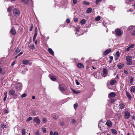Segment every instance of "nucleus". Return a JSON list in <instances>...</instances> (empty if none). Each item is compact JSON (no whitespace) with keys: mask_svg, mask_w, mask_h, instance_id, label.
Segmentation results:
<instances>
[{"mask_svg":"<svg viewBox=\"0 0 135 135\" xmlns=\"http://www.w3.org/2000/svg\"><path fill=\"white\" fill-rule=\"evenodd\" d=\"M33 25L32 24L31 25V28L30 29V31H31L32 30V29H33Z\"/></svg>","mask_w":135,"mask_h":135,"instance_id":"nucleus-51","label":"nucleus"},{"mask_svg":"<svg viewBox=\"0 0 135 135\" xmlns=\"http://www.w3.org/2000/svg\"><path fill=\"white\" fill-rule=\"evenodd\" d=\"M37 34V27L35 28V33L33 37V38L36 39Z\"/></svg>","mask_w":135,"mask_h":135,"instance_id":"nucleus-14","label":"nucleus"},{"mask_svg":"<svg viewBox=\"0 0 135 135\" xmlns=\"http://www.w3.org/2000/svg\"><path fill=\"white\" fill-rule=\"evenodd\" d=\"M32 114L33 115H36L35 111H33L32 112Z\"/></svg>","mask_w":135,"mask_h":135,"instance_id":"nucleus-54","label":"nucleus"},{"mask_svg":"<svg viewBox=\"0 0 135 135\" xmlns=\"http://www.w3.org/2000/svg\"><path fill=\"white\" fill-rule=\"evenodd\" d=\"M74 21L75 22H77L78 21V19L77 18H74Z\"/></svg>","mask_w":135,"mask_h":135,"instance_id":"nucleus-49","label":"nucleus"},{"mask_svg":"<svg viewBox=\"0 0 135 135\" xmlns=\"http://www.w3.org/2000/svg\"><path fill=\"white\" fill-rule=\"evenodd\" d=\"M124 107V104L123 103H121L119 105V108L121 109H123Z\"/></svg>","mask_w":135,"mask_h":135,"instance_id":"nucleus-23","label":"nucleus"},{"mask_svg":"<svg viewBox=\"0 0 135 135\" xmlns=\"http://www.w3.org/2000/svg\"><path fill=\"white\" fill-rule=\"evenodd\" d=\"M73 2L74 4H76L77 2V0H73Z\"/></svg>","mask_w":135,"mask_h":135,"instance_id":"nucleus-47","label":"nucleus"},{"mask_svg":"<svg viewBox=\"0 0 135 135\" xmlns=\"http://www.w3.org/2000/svg\"><path fill=\"white\" fill-rule=\"evenodd\" d=\"M4 95L5 97H7V93L6 91H5L4 93Z\"/></svg>","mask_w":135,"mask_h":135,"instance_id":"nucleus-50","label":"nucleus"},{"mask_svg":"<svg viewBox=\"0 0 135 135\" xmlns=\"http://www.w3.org/2000/svg\"><path fill=\"white\" fill-rule=\"evenodd\" d=\"M39 132H40V131L39 130L36 131L35 133V135H40V133Z\"/></svg>","mask_w":135,"mask_h":135,"instance_id":"nucleus-42","label":"nucleus"},{"mask_svg":"<svg viewBox=\"0 0 135 135\" xmlns=\"http://www.w3.org/2000/svg\"><path fill=\"white\" fill-rule=\"evenodd\" d=\"M130 91L132 94L135 93V86H132L131 87Z\"/></svg>","mask_w":135,"mask_h":135,"instance_id":"nucleus-11","label":"nucleus"},{"mask_svg":"<svg viewBox=\"0 0 135 135\" xmlns=\"http://www.w3.org/2000/svg\"><path fill=\"white\" fill-rule=\"evenodd\" d=\"M7 98V97H4V99H3V100L4 101H6Z\"/></svg>","mask_w":135,"mask_h":135,"instance_id":"nucleus-63","label":"nucleus"},{"mask_svg":"<svg viewBox=\"0 0 135 135\" xmlns=\"http://www.w3.org/2000/svg\"><path fill=\"white\" fill-rule=\"evenodd\" d=\"M21 1L23 2L25 4H28L29 2V4L30 6H32L33 5V3L32 0H21Z\"/></svg>","mask_w":135,"mask_h":135,"instance_id":"nucleus-6","label":"nucleus"},{"mask_svg":"<svg viewBox=\"0 0 135 135\" xmlns=\"http://www.w3.org/2000/svg\"><path fill=\"white\" fill-rule=\"evenodd\" d=\"M1 128H3L4 129H6L5 128H8V126L6 125H4V124H2L1 125Z\"/></svg>","mask_w":135,"mask_h":135,"instance_id":"nucleus-28","label":"nucleus"},{"mask_svg":"<svg viewBox=\"0 0 135 135\" xmlns=\"http://www.w3.org/2000/svg\"><path fill=\"white\" fill-rule=\"evenodd\" d=\"M47 119L46 118H44L42 119V121L43 123H47Z\"/></svg>","mask_w":135,"mask_h":135,"instance_id":"nucleus-33","label":"nucleus"},{"mask_svg":"<svg viewBox=\"0 0 135 135\" xmlns=\"http://www.w3.org/2000/svg\"><path fill=\"white\" fill-rule=\"evenodd\" d=\"M15 64V61H14L13 62L12 64H11V65L13 66V65H14Z\"/></svg>","mask_w":135,"mask_h":135,"instance_id":"nucleus-57","label":"nucleus"},{"mask_svg":"<svg viewBox=\"0 0 135 135\" xmlns=\"http://www.w3.org/2000/svg\"><path fill=\"white\" fill-rule=\"evenodd\" d=\"M118 68L119 69H120L123 66V65L122 64H119L117 65Z\"/></svg>","mask_w":135,"mask_h":135,"instance_id":"nucleus-29","label":"nucleus"},{"mask_svg":"<svg viewBox=\"0 0 135 135\" xmlns=\"http://www.w3.org/2000/svg\"><path fill=\"white\" fill-rule=\"evenodd\" d=\"M23 54V52H21L20 53L18 54L17 55V56H19Z\"/></svg>","mask_w":135,"mask_h":135,"instance_id":"nucleus-55","label":"nucleus"},{"mask_svg":"<svg viewBox=\"0 0 135 135\" xmlns=\"http://www.w3.org/2000/svg\"><path fill=\"white\" fill-rule=\"evenodd\" d=\"M116 55L117 56H119L120 55L119 53V52L117 51L116 53Z\"/></svg>","mask_w":135,"mask_h":135,"instance_id":"nucleus-52","label":"nucleus"},{"mask_svg":"<svg viewBox=\"0 0 135 135\" xmlns=\"http://www.w3.org/2000/svg\"><path fill=\"white\" fill-rule=\"evenodd\" d=\"M86 22V20L85 19L82 20L80 22V23L82 25H84Z\"/></svg>","mask_w":135,"mask_h":135,"instance_id":"nucleus-31","label":"nucleus"},{"mask_svg":"<svg viewBox=\"0 0 135 135\" xmlns=\"http://www.w3.org/2000/svg\"><path fill=\"white\" fill-rule=\"evenodd\" d=\"M115 34L116 36H121L122 34L123 31L122 30L117 29L115 30Z\"/></svg>","mask_w":135,"mask_h":135,"instance_id":"nucleus-3","label":"nucleus"},{"mask_svg":"<svg viewBox=\"0 0 135 135\" xmlns=\"http://www.w3.org/2000/svg\"><path fill=\"white\" fill-rule=\"evenodd\" d=\"M110 59L111 60H112L113 59V57L112 56H110L109 57Z\"/></svg>","mask_w":135,"mask_h":135,"instance_id":"nucleus-62","label":"nucleus"},{"mask_svg":"<svg viewBox=\"0 0 135 135\" xmlns=\"http://www.w3.org/2000/svg\"><path fill=\"white\" fill-rule=\"evenodd\" d=\"M130 47H128V48H127V49H126V50L127 51H129L130 49Z\"/></svg>","mask_w":135,"mask_h":135,"instance_id":"nucleus-64","label":"nucleus"},{"mask_svg":"<svg viewBox=\"0 0 135 135\" xmlns=\"http://www.w3.org/2000/svg\"><path fill=\"white\" fill-rule=\"evenodd\" d=\"M111 50L110 49H108L106 50L105 51L104 54L105 55L108 54L111 51Z\"/></svg>","mask_w":135,"mask_h":135,"instance_id":"nucleus-21","label":"nucleus"},{"mask_svg":"<svg viewBox=\"0 0 135 135\" xmlns=\"http://www.w3.org/2000/svg\"><path fill=\"white\" fill-rule=\"evenodd\" d=\"M116 83V81L114 79L111 80L110 82V84L111 85H113L115 83Z\"/></svg>","mask_w":135,"mask_h":135,"instance_id":"nucleus-27","label":"nucleus"},{"mask_svg":"<svg viewBox=\"0 0 135 135\" xmlns=\"http://www.w3.org/2000/svg\"><path fill=\"white\" fill-rule=\"evenodd\" d=\"M15 91L13 89H11L9 91V94L12 95H14L15 94Z\"/></svg>","mask_w":135,"mask_h":135,"instance_id":"nucleus-17","label":"nucleus"},{"mask_svg":"<svg viewBox=\"0 0 135 135\" xmlns=\"http://www.w3.org/2000/svg\"><path fill=\"white\" fill-rule=\"evenodd\" d=\"M27 95V94L26 93H24L21 95V97L23 98L24 97H26Z\"/></svg>","mask_w":135,"mask_h":135,"instance_id":"nucleus-43","label":"nucleus"},{"mask_svg":"<svg viewBox=\"0 0 135 135\" xmlns=\"http://www.w3.org/2000/svg\"><path fill=\"white\" fill-rule=\"evenodd\" d=\"M77 66L79 68H83L84 67V66L83 64L80 63H78V64Z\"/></svg>","mask_w":135,"mask_h":135,"instance_id":"nucleus-18","label":"nucleus"},{"mask_svg":"<svg viewBox=\"0 0 135 135\" xmlns=\"http://www.w3.org/2000/svg\"><path fill=\"white\" fill-rule=\"evenodd\" d=\"M15 88L18 90L20 91L22 88V85L21 83H17L15 85Z\"/></svg>","mask_w":135,"mask_h":135,"instance_id":"nucleus-4","label":"nucleus"},{"mask_svg":"<svg viewBox=\"0 0 135 135\" xmlns=\"http://www.w3.org/2000/svg\"><path fill=\"white\" fill-rule=\"evenodd\" d=\"M134 47V46L133 45H131L130 46H129V47L130 48H133Z\"/></svg>","mask_w":135,"mask_h":135,"instance_id":"nucleus-58","label":"nucleus"},{"mask_svg":"<svg viewBox=\"0 0 135 135\" xmlns=\"http://www.w3.org/2000/svg\"><path fill=\"white\" fill-rule=\"evenodd\" d=\"M135 30V26H131L128 28V30L131 33L132 32H133Z\"/></svg>","mask_w":135,"mask_h":135,"instance_id":"nucleus-8","label":"nucleus"},{"mask_svg":"<svg viewBox=\"0 0 135 135\" xmlns=\"http://www.w3.org/2000/svg\"><path fill=\"white\" fill-rule=\"evenodd\" d=\"M133 0H127L126 1V3L129 4H130Z\"/></svg>","mask_w":135,"mask_h":135,"instance_id":"nucleus-36","label":"nucleus"},{"mask_svg":"<svg viewBox=\"0 0 135 135\" xmlns=\"http://www.w3.org/2000/svg\"><path fill=\"white\" fill-rule=\"evenodd\" d=\"M30 49H35L34 45L33 44H32L30 47Z\"/></svg>","mask_w":135,"mask_h":135,"instance_id":"nucleus-41","label":"nucleus"},{"mask_svg":"<svg viewBox=\"0 0 135 135\" xmlns=\"http://www.w3.org/2000/svg\"><path fill=\"white\" fill-rule=\"evenodd\" d=\"M59 90L61 92L64 91L67 89L66 86L63 84H59Z\"/></svg>","mask_w":135,"mask_h":135,"instance_id":"nucleus-1","label":"nucleus"},{"mask_svg":"<svg viewBox=\"0 0 135 135\" xmlns=\"http://www.w3.org/2000/svg\"><path fill=\"white\" fill-rule=\"evenodd\" d=\"M33 121L37 123H39L40 120L38 117H35L33 119Z\"/></svg>","mask_w":135,"mask_h":135,"instance_id":"nucleus-12","label":"nucleus"},{"mask_svg":"<svg viewBox=\"0 0 135 135\" xmlns=\"http://www.w3.org/2000/svg\"><path fill=\"white\" fill-rule=\"evenodd\" d=\"M13 8V7L12 6H10L7 9V11L8 12H10L11 11V10Z\"/></svg>","mask_w":135,"mask_h":135,"instance_id":"nucleus-32","label":"nucleus"},{"mask_svg":"<svg viewBox=\"0 0 135 135\" xmlns=\"http://www.w3.org/2000/svg\"><path fill=\"white\" fill-rule=\"evenodd\" d=\"M124 73L126 74H128V72L125 70H124Z\"/></svg>","mask_w":135,"mask_h":135,"instance_id":"nucleus-61","label":"nucleus"},{"mask_svg":"<svg viewBox=\"0 0 135 135\" xmlns=\"http://www.w3.org/2000/svg\"><path fill=\"white\" fill-rule=\"evenodd\" d=\"M21 50L20 49H19L18 47L15 51L14 54H17V53H18Z\"/></svg>","mask_w":135,"mask_h":135,"instance_id":"nucleus-30","label":"nucleus"},{"mask_svg":"<svg viewBox=\"0 0 135 135\" xmlns=\"http://www.w3.org/2000/svg\"><path fill=\"white\" fill-rule=\"evenodd\" d=\"M75 81L76 83V84L77 85H79L80 84L79 82L78 81L77 79L75 80Z\"/></svg>","mask_w":135,"mask_h":135,"instance_id":"nucleus-46","label":"nucleus"},{"mask_svg":"<svg viewBox=\"0 0 135 135\" xmlns=\"http://www.w3.org/2000/svg\"><path fill=\"white\" fill-rule=\"evenodd\" d=\"M111 131L112 133L114 135H116L117 133V132L115 129H112Z\"/></svg>","mask_w":135,"mask_h":135,"instance_id":"nucleus-24","label":"nucleus"},{"mask_svg":"<svg viewBox=\"0 0 135 135\" xmlns=\"http://www.w3.org/2000/svg\"><path fill=\"white\" fill-rule=\"evenodd\" d=\"M115 96V94L113 92L110 93L108 97L109 98H114Z\"/></svg>","mask_w":135,"mask_h":135,"instance_id":"nucleus-16","label":"nucleus"},{"mask_svg":"<svg viewBox=\"0 0 135 135\" xmlns=\"http://www.w3.org/2000/svg\"><path fill=\"white\" fill-rule=\"evenodd\" d=\"M79 27H78V28H75V30H76V31L77 32V31H78L79 30Z\"/></svg>","mask_w":135,"mask_h":135,"instance_id":"nucleus-60","label":"nucleus"},{"mask_svg":"<svg viewBox=\"0 0 135 135\" xmlns=\"http://www.w3.org/2000/svg\"><path fill=\"white\" fill-rule=\"evenodd\" d=\"M133 81V78H132L130 79V82L131 83H132Z\"/></svg>","mask_w":135,"mask_h":135,"instance_id":"nucleus-48","label":"nucleus"},{"mask_svg":"<svg viewBox=\"0 0 135 135\" xmlns=\"http://www.w3.org/2000/svg\"><path fill=\"white\" fill-rule=\"evenodd\" d=\"M126 94L128 99L129 100H131L132 98V97L130 93L128 91H126Z\"/></svg>","mask_w":135,"mask_h":135,"instance_id":"nucleus-15","label":"nucleus"},{"mask_svg":"<svg viewBox=\"0 0 135 135\" xmlns=\"http://www.w3.org/2000/svg\"><path fill=\"white\" fill-rule=\"evenodd\" d=\"M108 75V70L104 69L103 70L102 75L104 77Z\"/></svg>","mask_w":135,"mask_h":135,"instance_id":"nucleus-10","label":"nucleus"},{"mask_svg":"<svg viewBox=\"0 0 135 135\" xmlns=\"http://www.w3.org/2000/svg\"><path fill=\"white\" fill-rule=\"evenodd\" d=\"M48 50L50 54L53 56H54V52L50 48H49Z\"/></svg>","mask_w":135,"mask_h":135,"instance_id":"nucleus-22","label":"nucleus"},{"mask_svg":"<svg viewBox=\"0 0 135 135\" xmlns=\"http://www.w3.org/2000/svg\"><path fill=\"white\" fill-rule=\"evenodd\" d=\"M83 3L85 5H88L90 4V3L89 2L87 1H84L83 2Z\"/></svg>","mask_w":135,"mask_h":135,"instance_id":"nucleus-35","label":"nucleus"},{"mask_svg":"<svg viewBox=\"0 0 135 135\" xmlns=\"http://www.w3.org/2000/svg\"><path fill=\"white\" fill-rule=\"evenodd\" d=\"M66 21L67 23H69L70 22V20L69 19H67L66 20Z\"/></svg>","mask_w":135,"mask_h":135,"instance_id":"nucleus-56","label":"nucleus"},{"mask_svg":"<svg viewBox=\"0 0 135 135\" xmlns=\"http://www.w3.org/2000/svg\"><path fill=\"white\" fill-rule=\"evenodd\" d=\"M71 122L72 123H74L76 121L74 119H71Z\"/></svg>","mask_w":135,"mask_h":135,"instance_id":"nucleus-53","label":"nucleus"},{"mask_svg":"<svg viewBox=\"0 0 135 135\" xmlns=\"http://www.w3.org/2000/svg\"><path fill=\"white\" fill-rule=\"evenodd\" d=\"M29 61L27 60H24L23 61V64L25 65H27L29 64Z\"/></svg>","mask_w":135,"mask_h":135,"instance_id":"nucleus-20","label":"nucleus"},{"mask_svg":"<svg viewBox=\"0 0 135 135\" xmlns=\"http://www.w3.org/2000/svg\"><path fill=\"white\" fill-rule=\"evenodd\" d=\"M124 114V117L126 119H128L131 116L130 113L128 111L125 112Z\"/></svg>","mask_w":135,"mask_h":135,"instance_id":"nucleus-7","label":"nucleus"},{"mask_svg":"<svg viewBox=\"0 0 135 135\" xmlns=\"http://www.w3.org/2000/svg\"><path fill=\"white\" fill-rule=\"evenodd\" d=\"M78 106V104L77 103H75L74 104V108L76 109Z\"/></svg>","mask_w":135,"mask_h":135,"instance_id":"nucleus-39","label":"nucleus"},{"mask_svg":"<svg viewBox=\"0 0 135 135\" xmlns=\"http://www.w3.org/2000/svg\"><path fill=\"white\" fill-rule=\"evenodd\" d=\"M10 33L13 35H15L16 33V31L14 29L12 28L10 31Z\"/></svg>","mask_w":135,"mask_h":135,"instance_id":"nucleus-25","label":"nucleus"},{"mask_svg":"<svg viewBox=\"0 0 135 135\" xmlns=\"http://www.w3.org/2000/svg\"><path fill=\"white\" fill-rule=\"evenodd\" d=\"M49 77L53 81H55L56 80L57 78L56 76L53 75H50Z\"/></svg>","mask_w":135,"mask_h":135,"instance_id":"nucleus-9","label":"nucleus"},{"mask_svg":"<svg viewBox=\"0 0 135 135\" xmlns=\"http://www.w3.org/2000/svg\"><path fill=\"white\" fill-rule=\"evenodd\" d=\"M102 1V0H97L96 1V3L97 4H98L100 2Z\"/></svg>","mask_w":135,"mask_h":135,"instance_id":"nucleus-44","label":"nucleus"},{"mask_svg":"<svg viewBox=\"0 0 135 135\" xmlns=\"http://www.w3.org/2000/svg\"><path fill=\"white\" fill-rule=\"evenodd\" d=\"M13 14L16 16H18L20 14V11L16 8L14 9L13 11Z\"/></svg>","mask_w":135,"mask_h":135,"instance_id":"nucleus-5","label":"nucleus"},{"mask_svg":"<svg viewBox=\"0 0 135 135\" xmlns=\"http://www.w3.org/2000/svg\"><path fill=\"white\" fill-rule=\"evenodd\" d=\"M132 57L128 55L126 57V60L127 61V64L128 65L132 64Z\"/></svg>","mask_w":135,"mask_h":135,"instance_id":"nucleus-2","label":"nucleus"},{"mask_svg":"<svg viewBox=\"0 0 135 135\" xmlns=\"http://www.w3.org/2000/svg\"><path fill=\"white\" fill-rule=\"evenodd\" d=\"M72 91L74 93L76 94H78L80 93L79 91H76L73 89L72 90Z\"/></svg>","mask_w":135,"mask_h":135,"instance_id":"nucleus-37","label":"nucleus"},{"mask_svg":"<svg viewBox=\"0 0 135 135\" xmlns=\"http://www.w3.org/2000/svg\"><path fill=\"white\" fill-rule=\"evenodd\" d=\"M106 124L107 126L108 127H110L112 126V123L110 121L108 120Z\"/></svg>","mask_w":135,"mask_h":135,"instance_id":"nucleus-13","label":"nucleus"},{"mask_svg":"<svg viewBox=\"0 0 135 135\" xmlns=\"http://www.w3.org/2000/svg\"><path fill=\"white\" fill-rule=\"evenodd\" d=\"M32 118L31 117H29L27 119V121H29L32 119Z\"/></svg>","mask_w":135,"mask_h":135,"instance_id":"nucleus-45","label":"nucleus"},{"mask_svg":"<svg viewBox=\"0 0 135 135\" xmlns=\"http://www.w3.org/2000/svg\"><path fill=\"white\" fill-rule=\"evenodd\" d=\"M22 134L23 135H25L26 134V130L25 129H23L22 131Z\"/></svg>","mask_w":135,"mask_h":135,"instance_id":"nucleus-34","label":"nucleus"},{"mask_svg":"<svg viewBox=\"0 0 135 135\" xmlns=\"http://www.w3.org/2000/svg\"><path fill=\"white\" fill-rule=\"evenodd\" d=\"M50 135H59V134L57 132H55L54 133L52 131H51L50 132Z\"/></svg>","mask_w":135,"mask_h":135,"instance_id":"nucleus-26","label":"nucleus"},{"mask_svg":"<svg viewBox=\"0 0 135 135\" xmlns=\"http://www.w3.org/2000/svg\"><path fill=\"white\" fill-rule=\"evenodd\" d=\"M92 12V9L91 8H87L86 12L87 13H91Z\"/></svg>","mask_w":135,"mask_h":135,"instance_id":"nucleus-19","label":"nucleus"},{"mask_svg":"<svg viewBox=\"0 0 135 135\" xmlns=\"http://www.w3.org/2000/svg\"><path fill=\"white\" fill-rule=\"evenodd\" d=\"M42 130L43 131L44 133H46V128H45L42 127Z\"/></svg>","mask_w":135,"mask_h":135,"instance_id":"nucleus-40","label":"nucleus"},{"mask_svg":"<svg viewBox=\"0 0 135 135\" xmlns=\"http://www.w3.org/2000/svg\"><path fill=\"white\" fill-rule=\"evenodd\" d=\"M100 16H98L95 18V20L97 21H99L100 19Z\"/></svg>","mask_w":135,"mask_h":135,"instance_id":"nucleus-38","label":"nucleus"},{"mask_svg":"<svg viewBox=\"0 0 135 135\" xmlns=\"http://www.w3.org/2000/svg\"><path fill=\"white\" fill-rule=\"evenodd\" d=\"M4 113H8V111L7 110H4Z\"/></svg>","mask_w":135,"mask_h":135,"instance_id":"nucleus-59","label":"nucleus"}]
</instances>
